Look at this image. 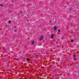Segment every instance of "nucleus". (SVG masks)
Here are the masks:
<instances>
[{"instance_id": "nucleus-1", "label": "nucleus", "mask_w": 79, "mask_h": 79, "mask_svg": "<svg viewBox=\"0 0 79 79\" xmlns=\"http://www.w3.org/2000/svg\"><path fill=\"white\" fill-rule=\"evenodd\" d=\"M44 39V35H41L40 36V40H43Z\"/></svg>"}, {"instance_id": "nucleus-2", "label": "nucleus", "mask_w": 79, "mask_h": 79, "mask_svg": "<svg viewBox=\"0 0 79 79\" xmlns=\"http://www.w3.org/2000/svg\"><path fill=\"white\" fill-rule=\"evenodd\" d=\"M57 28H58V27H56V26H54V31H55V30H56V29H57Z\"/></svg>"}, {"instance_id": "nucleus-3", "label": "nucleus", "mask_w": 79, "mask_h": 79, "mask_svg": "<svg viewBox=\"0 0 79 79\" xmlns=\"http://www.w3.org/2000/svg\"><path fill=\"white\" fill-rule=\"evenodd\" d=\"M35 57L36 58H39V55H37L35 56Z\"/></svg>"}, {"instance_id": "nucleus-4", "label": "nucleus", "mask_w": 79, "mask_h": 79, "mask_svg": "<svg viewBox=\"0 0 79 79\" xmlns=\"http://www.w3.org/2000/svg\"><path fill=\"white\" fill-rule=\"evenodd\" d=\"M54 36V35H51V38L52 39L53 38V36Z\"/></svg>"}, {"instance_id": "nucleus-5", "label": "nucleus", "mask_w": 79, "mask_h": 79, "mask_svg": "<svg viewBox=\"0 0 79 79\" xmlns=\"http://www.w3.org/2000/svg\"><path fill=\"white\" fill-rule=\"evenodd\" d=\"M27 61H29V60H30V59H29V58H27Z\"/></svg>"}, {"instance_id": "nucleus-6", "label": "nucleus", "mask_w": 79, "mask_h": 79, "mask_svg": "<svg viewBox=\"0 0 79 79\" xmlns=\"http://www.w3.org/2000/svg\"><path fill=\"white\" fill-rule=\"evenodd\" d=\"M9 24H10V23H11V20H9Z\"/></svg>"}, {"instance_id": "nucleus-7", "label": "nucleus", "mask_w": 79, "mask_h": 79, "mask_svg": "<svg viewBox=\"0 0 79 79\" xmlns=\"http://www.w3.org/2000/svg\"><path fill=\"white\" fill-rule=\"evenodd\" d=\"M0 6H3V4H1Z\"/></svg>"}, {"instance_id": "nucleus-8", "label": "nucleus", "mask_w": 79, "mask_h": 79, "mask_svg": "<svg viewBox=\"0 0 79 79\" xmlns=\"http://www.w3.org/2000/svg\"><path fill=\"white\" fill-rule=\"evenodd\" d=\"M18 31L16 30H14V32H16Z\"/></svg>"}, {"instance_id": "nucleus-9", "label": "nucleus", "mask_w": 79, "mask_h": 79, "mask_svg": "<svg viewBox=\"0 0 79 79\" xmlns=\"http://www.w3.org/2000/svg\"><path fill=\"white\" fill-rule=\"evenodd\" d=\"M73 41H74V40H71V42H73Z\"/></svg>"}, {"instance_id": "nucleus-10", "label": "nucleus", "mask_w": 79, "mask_h": 79, "mask_svg": "<svg viewBox=\"0 0 79 79\" xmlns=\"http://www.w3.org/2000/svg\"><path fill=\"white\" fill-rule=\"evenodd\" d=\"M32 44H34V41H33L32 42Z\"/></svg>"}, {"instance_id": "nucleus-11", "label": "nucleus", "mask_w": 79, "mask_h": 79, "mask_svg": "<svg viewBox=\"0 0 79 79\" xmlns=\"http://www.w3.org/2000/svg\"><path fill=\"white\" fill-rule=\"evenodd\" d=\"M74 60L75 61H76V58H74Z\"/></svg>"}, {"instance_id": "nucleus-12", "label": "nucleus", "mask_w": 79, "mask_h": 79, "mask_svg": "<svg viewBox=\"0 0 79 79\" xmlns=\"http://www.w3.org/2000/svg\"><path fill=\"white\" fill-rule=\"evenodd\" d=\"M58 32H60V30H58Z\"/></svg>"}, {"instance_id": "nucleus-13", "label": "nucleus", "mask_w": 79, "mask_h": 79, "mask_svg": "<svg viewBox=\"0 0 79 79\" xmlns=\"http://www.w3.org/2000/svg\"><path fill=\"white\" fill-rule=\"evenodd\" d=\"M73 56H74V57H75V56H76V55H73Z\"/></svg>"}, {"instance_id": "nucleus-14", "label": "nucleus", "mask_w": 79, "mask_h": 79, "mask_svg": "<svg viewBox=\"0 0 79 79\" xmlns=\"http://www.w3.org/2000/svg\"><path fill=\"white\" fill-rule=\"evenodd\" d=\"M27 21H29V20H27Z\"/></svg>"}, {"instance_id": "nucleus-15", "label": "nucleus", "mask_w": 79, "mask_h": 79, "mask_svg": "<svg viewBox=\"0 0 79 79\" xmlns=\"http://www.w3.org/2000/svg\"><path fill=\"white\" fill-rule=\"evenodd\" d=\"M71 10H73V8H72V9H71Z\"/></svg>"}, {"instance_id": "nucleus-16", "label": "nucleus", "mask_w": 79, "mask_h": 79, "mask_svg": "<svg viewBox=\"0 0 79 79\" xmlns=\"http://www.w3.org/2000/svg\"><path fill=\"white\" fill-rule=\"evenodd\" d=\"M50 23H51V22H52V21H50Z\"/></svg>"}, {"instance_id": "nucleus-17", "label": "nucleus", "mask_w": 79, "mask_h": 79, "mask_svg": "<svg viewBox=\"0 0 79 79\" xmlns=\"http://www.w3.org/2000/svg\"><path fill=\"white\" fill-rule=\"evenodd\" d=\"M15 27V28L16 27Z\"/></svg>"}]
</instances>
